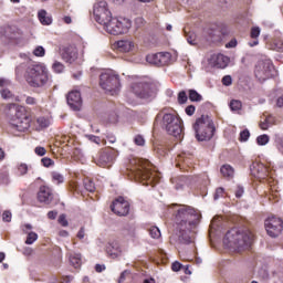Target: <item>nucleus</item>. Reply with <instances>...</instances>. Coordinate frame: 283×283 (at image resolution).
<instances>
[{"mask_svg": "<svg viewBox=\"0 0 283 283\" xmlns=\"http://www.w3.org/2000/svg\"><path fill=\"white\" fill-rule=\"evenodd\" d=\"M250 34L252 39H258V36H260V28L259 27L252 28Z\"/></svg>", "mask_w": 283, "mask_h": 283, "instance_id": "obj_51", "label": "nucleus"}, {"mask_svg": "<svg viewBox=\"0 0 283 283\" xmlns=\"http://www.w3.org/2000/svg\"><path fill=\"white\" fill-rule=\"evenodd\" d=\"M229 56L221 53H214L209 59V63L212 65V67H219L221 70H224V67L229 65Z\"/></svg>", "mask_w": 283, "mask_h": 283, "instance_id": "obj_18", "label": "nucleus"}, {"mask_svg": "<svg viewBox=\"0 0 283 283\" xmlns=\"http://www.w3.org/2000/svg\"><path fill=\"white\" fill-rule=\"evenodd\" d=\"M135 168H133V175L136 180H147L149 185L158 182L160 180V174L151 170L149 161L138 159L135 161Z\"/></svg>", "mask_w": 283, "mask_h": 283, "instance_id": "obj_8", "label": "nucleus"}, {"mask_svg": "<svg viewBox=\"0 0 283 283\" xmlns=\"http://www.w3.org/2000/svg\"><path fill=\"white\" fill-rule=\"evenodd\" d=\"M33 54L38 57H43L45 56V48H43L42 45L36 46L33 50Z\"/></svg>", "mask_w": 283, "mask_h": 283, "instance_id": "obj_40", "label": "nucleus"}, {"mask_svg": "<svg viewBox=\"0 0 283 283\" xmlns=\"http://www.w3.org/2000/svg\"><path fill=\"white\" fill-rule=\"evenodd\" d=\"M276 105H277V107H283V95L277 98Z\"/></svg>", "mask_w": 283, "mask_h": 283, "instance_id": "obj_64", "label": "nucleus"}, {"mask_svg": "<svg viewBox=\"0 0 283 283\" xmlns=\"http://www.w3.org/2000/svg\"><path fill=\"white\" fill-rule=\"evenodd\" d=\"M188 97H187V93L185 91H181L178 93V103L180 105H185V103H187Z\"/></svg>", "mask_w": 283, "mask_h": 283, "instance_id": "obj_41", "label": "nucleus"}, {"mask_svg": "<svg viewBox=\"0 0 283 283\" xmlns=\"http://www.w3.org/2000/svg\"><path fill=\"white\" fill-rule=\"evenodd\" d=\"M2 220L3 222H12V212H10V210H6L2 213Z\"/></svg>", "mask_w": 283, "mask_h": 283, "instance_id": "obj_44", "label": "nucleus"}, {"mask_svg": "<svg viewBox=\"0 0 283 283\" xmlns=\"http://www.w3.org/2000/svg\"><path fill=\"white\" fill-rule=\"evenodd\" d=\"M146 61L150 65H156L157 67H160L163 65H167V63L171 61V53L169 52L150 53L146 56Z\"/></svg>", "mask_w": 283, "mask_h": 283, "instance_id": "obj_14", "label": "nucleus"}, {"mask_svg": "<svg viewBox=\"0 0 283 283\" xmlns=\"http://www.w3.org/2000/svg\"><path fill=\"white\" fill-rule=\"evenodd\" d=\"M229 106L231 112H240L242 109V102L240 99H232Z\"/></svg>", "mask_w": 283, "mask_h": 283, "instance_id": "obj_32", "label": "nucleus"}, {"mask_svg": "<svg viewBox=\"0 0 283 283\" xmlns=\"http://www.w3.org/2000/svg\"><path fill=\"white\" fill-rule=\"evenodd\" d=\"M235 198H242V196H244V187H242L241 185L237 186V190H235Z\"/></svg>", "mask_w": 283, "mask_h": 283, "instance_id": "obj_49", "label": "nucleus"}, {"mask_svg": "<svg viewBox=\"0 0 283 283\" xmlns=\"http://www.w3.org/2000/svg\"><path fill=\"white\" fill-rule=\"evenodd\" d=\"M19 56L23 61L21 63H34V61H32V59L30 57V53H20Z\"/></svg>", "mask_w": 283, "mask_h": 283, "instance_id": "obj_43", "label": "nucleus"}, {"mask_svg": "<svg viewBox=\"0 0 283 283\" xmlns=\"http://www.w3.org/2000/svg\"><path fill=\"white\" fill-rule=\"evenodd\" d=\"M84 187L86 191H90L91 193H93V191H96V186L94 185V181H92L91 179L84 180Z\"/></svg>", "mask_w": 283, "mask_h": 283, "instance_id": "obj_37", "label": "nucleus"}, {"mask_svg": "<svg viewBox=\"0 0 283 283\" xmlns=\"http://www.w3.org/2000/svg\"><path fill=\"white\" fill-rule=\"evenodd\" d=\"M27 240H25V244H33L36 242V240H39V234H36L35 232H28L27 233Z\"/></svg>", "mask_w": 283, "mask_h": 283, "instance_id": "obj_36", "label": "nucleus"}, {"mask_svg": "<svg viewBox=\"0 0 283 283\" xmlns=\"http://www.w3.org/2000/svg\"><path fill=\"white\" fill-rule=\"evenodd\" d=\"M113 46L119 52H132L134 50V42L130 40H119Z\"/></svg>", "mask_w": 283, "mask_h": 283, "instance_id": "obj_22", "label": "nucleus"}, {"mask_svg": "<svg viewBox=\"0 0 283 283\" xmlns=\"http://www.w3.org/2000/svg\"><path fill=\"white\" fill-rule=\"evenodd\" d=\"M99 25H103L104 30L108 34L118 36V34H127L132 28V20L126 18H114L112 15L104 20Z\"/></svg>", "mask_w": 283, "mask_h": 283, "instance_id": "obj_5", "label": "nucleus"}, {"mask_svg": "<svg viewBox=\"0 0 283 283\" xmlns=\"http://www.w3.org/2000/svg\"><path fill=\"white\" fill-rule=\"evenodd\" d=\"M31 169H32V166H28V164H19L17 166L15 174L18 176H27L28 171H30Z\"/></svg>", "mask_w": 283, "mask_h": 283, "instance_id": "obj_30", "label": "nucleus"}, {"mask_svg": "<svg viewBox=\"0 0 283 283\" xmlns=\"http://www.w3.org/2000/svg\"><path fill=\"white\" fill-rule=\"evenodd\" d=\"M130 90L138 98H151L154 96L151 84L146 83L143 80H135L130 84Z\"/></svg>", "mask_w": 283, "mask_h": 283, "instance_id": "obj_11", "label": "nucleus"}, {"mask_svg": "<svg viewBox=\"0 0 283 283\" xmlns=\"http://www.w3.org/2000/svg\"><path fill=\"white\" fill-rule=\"evenodd\" d=\"M264 226H265L266 233L268 235H270V238H277V235L282 233V230H283L282 219L275 216L269 217L265 220Z\"/></svg>", "mask_w": 283, "mask_h": 283, "instance_id": "obj_13", "label": "nucleus"}, {"mask_svg": "<svg viewBox=\"0 0 283 283\" xmlns=\"http://www.w3.org/2000/svg\"><path fill=\"white\" fill-rule=\"evenodd\" d=\"M135 145H138V147H143L145 145V137L142 135H136L134 138Z\"/></svg>", "mask_w": 283, "mask_h": 283, "instance_id": "obj_42", "label": "nucleus"}, {"mask_svg": "<svg viewBox=\"0 0 283 283\" xmlns=\"http://www.w3.org/2000/svg\"><path fill=\"white\" fill-rule=\"evenodd\" d=\"M149 235L150 238H153L154 240H158V238H160V229H158V227H151L149 229Z\"/></svg>", "mask_w": 283, "mask_h": 283, "instance_id": "obj_38", "label": "nucleus"}, {"mask_svg": "<svg viewBox=\"0 0 283 283\" xmlns=\"http://www.w3.org/2000/svg\"><path fill=\"white\" fill-rule=\"evenodd\" d=\"M253 242V234L249 230L232 229L227 232L223 238V244L228 249L234 251H242V249H249Z\"/></svg>", "mask_w": 283, "mask_h": 283, "instance_id": "obj_3", "label": "nucleus"}, {"mask_svg": "<svg viewBox=\"0 0 283 283\" xmlns=\"http://www.w3.org/2000/svg\"><path fill=\"white\" fill-rule=\"evenodd\" d=\"M22 231L24 233H30V231H32V224H30V223L24 224L22 228Z\"/></svg>", "mask_w": 283, "mask_h": 283, "instance_id": "obj_62", "label": "nucleus"}, {"mask_svg": "<svg viewBox=\"0 0 283 283\" xmlns=\"http://www.w3.org/2000/svg\"><path fill=\"white\" fill-rule=\"evenodd\" d=\"M10 107L15 109V115L10 122L12 129H15L17 132H28L32 118L30 117V114H28V111H25V107L17 106L14 104H10Z\"/></svg>", "mask_w": 283, "mask_h": 283, "instance_id": "obj_9", "label": "nucleus"}, {"mask_svg": "<svg viewBox=\"0 0 283 283\" xmlns=\"http://www.w3.org/2000/svg\"><path fill=\"white\" fill-rule=\"evenodd\" d=\"M38 19L42 25H52V15L48 14L44 9L38 12Z\"/></svg>", "mask_w": 283, "mask_h": 283, "instance_id": "obj_25", "label": "nucleus"}, {"mask_svg": "<svg viewBox=\"0 0 283 283\" xmlns=\"http://www.w3.org/2000/svg\"><path fill=\"white\" fill-rule=\"evenodd\" d=\"M60 54L65 63H74L78 59V49L74 45L63 46L60 50Z\"/></svg>", "mask_w": 283, "mask_h": 283, "instance_id": "obj_16", "label": "nucleus"}, {"mask_svg": "<svg viewBox=\"0 0 283 283\" xmlns=\"http://www.w3.org/2000/svg\"><path fill=\"white\" fill-rule=\"evenodd\" d=\"M93 14L95 18V21L99 23H105L106 19H109L112 17V11L107 8V2L104 0L97 1L93 7Z\"/></svg>", "mask_w": 283, "mask_h": 283, "instance_id": "obj_12", "label": "nucleus"}, {"mask_svg": "<svg viewBox=\"0 0 283 283\" xmlns=\"http://www.w3.org/2000/svg\"><path fill=\"white\" fill-rule=\"evenodd\" d=\"M54 195L52 193V189L48 186H42L40 191L38 192L39 202H43L44 205H51Z\"/></svg>", "mask_w": 283, "mask_h": 283, "instance_id": "obj_20", "label": "nucleus"}, {"mask_svg": "<svg viewBox=\"0 0 283 283\" xmlns=\"http://www.w3.org/2000/svg\"><path fill=\"white\" fill-rule=\"evenodd\" d=\"M111 209L116 216H127L129 213V201L125 200L123 197H118L113 201Z\"/></svg>", "mask_w": 283, "mask_h": 283, "instance_id": "obj_15", "label": "nucleus"}, {"mask_svg": "<svg viewBox=\"0 0 283 283\" xmlns=\"http://www.w3.org/2000/svg\"><path fill=\"white\" fill-rule=\"evenodd\" d=\"M41 163H42L43 167H52V165H54V161L48 157L42 158Z\"/></svg>", "mask_w": 283, "mask_h": 283, "instance_id": "obj_48", "label": "nucleus"}, {"mask_svg": "<svg viewBox=\"0 0 283 283\" xmlns=\"http://www.w3.org/2000/svg\"><path fill=\"white\" fill-rule=\"evenodd\" d=\"M221 175L223 176V178H233L235 170H233V167H231V165H223L221 166Z\"/></svg>", "mask_w": 283, "mask_h": 283, "instance_id": "obj_28", "label": "nucleus"}, {"mask_svg": "<svg viewBox=\"0 0 283 283\" xmlns=\"http://www.w3.org/2000/svg\"><path fill=\"white\" fill-rule=\"evenodd\" d=\"M86 138L91 140V143H95V145L101 144V137L95 136V135H86Z\"/></svg>", "mask_w": 283, "mask_h": 283, "instance_id": "obj_50", "label": "nucleus"}, {"mask_svg": "<svg viewBox=\"0 0 283 283\" xmlns=\"http://www.w3.org/2000/svg\"><path fill=\"white\" fill-rule=\"evenodd\" d=\"M250 171L252 176H258V178H264L269 174V170L262 164L258 163H253L250 166Z\"/></svg>", "mask_w": 283, "mask_h": 283, "instance_id": "obj_23", "label": "nucleus"}, {"mask_svg": "<svg viewBox=\"0 0 283 283\" xmlns=\"http://www.w3.org/2000/svg\"><path fill=\"white\" fill-rule=\"evenodd\" d=\"M249 138H251V133L249 132V129H244L240 133L239 140L241 143H247V140H249Z\"/></svg>", "mask_w": 283, "mask_h": 283, "instance_id": "obj_39", "label": "nucleus"}, {"mask_svg": "<svg viewBox=\"0 0 283 283\" xmlns=\"http://www.w3.org/2000/svg\"><path fill=\"white\" fill-rule=\"evenodd\" d=\"M163 118V127L166 129L167 134L174 136L175 138H182V119L177 115L171 113H159L156 117V120Z\"/></svg>", "mask_w": 283, "mask_h": 283, "instance_id": "obj_6", "label": "nucleus"}, {"mask_svg": "<svg viewBox=\"0 0 283 283\" xmlns=\"http://www.w3.org/2000/svg\"><path fill=\"white\" fill-rule=\"evenodd\" d=\"M254 74L259 81H266V78L275 76V66L271 60L259 61Z\"/></svg>", "mask_w": 283, "mask_h": 283, "instance_id": "obj_10", "label": "nucleus"}, {"mask_svg": "<svg viewBox=\"0 0 283 283\" xmlns=\"http://www.w3.org/2000/svg\"><path fill=\"white\" fill-rule=\"evenodd\" d=\"M70 262L74 269H81L83 264V259L81 258V253H73L70 255Z\"/></svg>", "mask_w": 283, "mask_h": 283, "instance_id": "obj_26", "label": "nucleus"}, {"mask_svg": "<svg viewBox=\"0 0 283 283\" xmlns=\"http://www.w3.org/2000/svg\"><path fill=\"white\" fill-rule=\"evenodd\" d=\"M99 86L106 94L116 96L120 92V75L115 71H106L99 75Z\"/></svg>", "mask_w": 283, "mask_h": 283, "instance_id": "obj_7", "label": "nucleus"}, {"mask_svg": "<svg viewBox=\"0 0 283 283\" xmlns=\"http://www.w3.org/2000/svg\"><path fill=\"white\" fill-rule=\"evenodd\" d=\"M17 81H25L30 87L41 88L50 83V71L41 62L20 63L15 66Z\"/></svg>", "mask_w": 283, "mask_h": 283, "instance_id": "obj_2", "label": "nucleus"}, {"mask_svg": "<svg viewBox=\"0 0 283 283\" xmlns=\"http://www.w3.org/2000/svg\"><path fill=\"white\" fill-rule=\"evenodd\" d=\"M52 176V180L55 185H62V182H65V177H63V175H61L60 172L57 171H53L51 174Z\"/></svg>", "mask_w": 283, "mask_h": 283, "instance_id": "obj_34", "label": "nucleus"}, {"mask_svg": "<svg viewBox=\"0 0 283 283\" xmlns=\"http://www.w3.org/2000/svg\"><path fill=\"white\" fill-rule=\"evenodd\" d=\"M233 83V78L231 77V75H226L222 77V84L226 87H229V85H231Z\"/></svg>", "mask_w": 283, "mask_h": 283, "instance_id": "obj_46", "label": "nucleus"}, {"mask_svg": "<svg viewBox=\"0 0 283 283\" xmlns=\"http://www.w3.org/2000/svg\"><path fill=\"white\" fill-rule=\"evenodd\" d=\"M25 103L27 105H36V98L29 96L25 98Z\"/></svg>", "mask_w": 283, "mask_h": 283, "instance_id": "obj_59", "label": "nucleus"}, {"mask_svg": "<svg viewBox=\"0 0 283 283\" xmlns=\"http://www.w3.org/2000/svg\"><path fill=\"white\" fill-rule=\"evenodd\" d=\"M222 196H224V188L220 187L217 188L216 192H214V200H220V198H222Z\"/></svg>", "mask_w": 283, "mask_h": 283, "instance_id": "obj_45", "label": "nucleus"}, {"mask_svg": "<svg viewBox=\"0 0 283 283\" xmlns=\"http://www.w3.org/2000/svg\"><path fill=\"white\" fill-rule=\"evenodd\" d=\"M2 39H7L8 41H14L17 39V29L12 27H6L0 32Z\"/></svg>", "mask_w": 283, "mask_h": 283, "instance_id": "obj_24", "label": "nucleus"}, {"mask_svg": "<svg viewBox=\"0 0 283 283\" xmlns=\"http://www.w3.org/2000/svg\"><path fill=\"white\" fill-rule=\"evenodd\" d=\"M114 163V151H103L97 160L98 167H112Z\"/></svg>", "mask_w": 283, "mask_h": 283, "instance_id": "obj_21", "label": "nucleus"}, {"mask_svg": "<svg viewBox=\"0 0 283 283\" xmlns=\"http://www.w3.org/2000/svg\"><path fill=\"white\" fill-rule=\"evenodd\" d=\"M77 238L78 240H83L85 238V229L81 228L80 231L77 232Z\"/></svg>", "mask_w": 283, "mask_h": 283, "instance_id": "obj_63", "label": "nucleus"}, {"mask_svg": "<svg viewBox=\"0 0 283 283\" xmlns=\"http://www.w3.org/2000/svg\"><path fill=\"white\" fill-rule=\"evenodd\" d=\"M269 140H271V137H269V135L263 134L256 137V144L260 147H264V145H269Z\"/></svg>", "mask_w": 283, "mask_h": 283, "instance_id": "obj_33", "label": "nucleus"}, {"mask_svg": "<svg viewBox=\"0 0 283 283\" xmlns=\"http://www.w3.org/2000/svg\"><path fill=\"white\" fill-rule=\"evenodd\" d=\"M72 280H74V276L66 275V276L62 277L61 283H70V282H72Z\"/></svg>", "mask_w": 283, "mask_h": 283, "instance_id": "obj_61", "label": "nucleus"}, {"mask_svg": "<svg viewBox=\"0 0 283 283\" xmlns=\"http://www.w3.org/2000/svg\"><path fill=\"white\" fill-rule=\"evenodd\" d=\"M106 253L109 258L116 260V258H120L123 255V248H120V243L118 241L114 240L107 243Z\"/></svg>", "mask_w": 283, "mask_h": 283, "instance_id": "obj_19", "label": "nucleus"}, {"mask_svg": "<svg viewBox=\"0 0 283 283\" xmlns=\"http://www.w3.org/2000/svg\"><path fill=\"white\" fill-rule=\"evenodd\" d=\"M186 114H187V116H193V114H196V106H193V105L187 106Z\"/></svg>", "mask_w": 283, "mask_h": 283, "instance_id": "obj_52", "label": "nucleus"}, {"mask_svg": "<svg viewBox=\"0 0 283 283\" xmlns=\"http://www.w3.org/2000/svg\"><path fill=\"white\" fill-rule=\"evenodd\" d=\"M171 269H172V271L178 273V271H180V269H182V265L180 264V262L176 261L172 263Z\"/></svg>", "mask_w": 283, "mask_h": 283, "instance_id": "obj_57", "label": "nucleus"}, {"mask_svg": "<svg viewBox=\"0 0 283 283\" xmlns=\"http://www.w3.org/2000/svg\"><path fill=\"white\" fill-rule=\"evenodd\" d=\"M10 85H12V82H10V80L0 78V87H3V90H6V87Z\"/></svg>", "mask_w": 283, "mask_h": 283, "instance_id": "obj_55", "label": "nucleus"}, {"mask_svg": "<svg viewBox=\"0 0 283 283\" xmlns=\"http://www.w3.org/2000/svg\"><path fill=\"white\" fill-rule=\"evenodd\" d=\"M52 70L55 72V74H63V72H65V65L59 61H55L52 65Z\"/></svg>", "mask_w": 283, "mask_h": 283, "instance_id": "obj_35", "label": "nucleus"}, {"mask_svg": "<svg viewBox=\"0 0 283 283\" xmlns=\"http://www.w3.org/2000/svg\"><path fill=\"white\" fill-rule=\"evenodd\" d=\"M66 103L74 112H78L83 106V98L81 97V92L71 91L66 96Z\"/></svg>", "mask_w": 283, "mask_h": 283, "instance_id": "obj_17", "label": "nucleus"}, {"mask_svg": "<svg viewBox=\"0 0 283 283\" xmlns=\"http://www.w3.org/2000/svg\"><path fill=\"white\" fill-rule=\"evenodd\" d=\"M238 45V40L232 39L229 43L226 44V48L231 49Z\"/></svg>", "mask_w": 283, "mask_h": 283, "instance_id": "obj_58", "label": "nucleus"}, {"mask_svg": "<svg viewBox=\"0 0 283 283\" xmlns=\"http://www.w3.org/2000/svg\"><path fill=\"white\" fill-rule=\"evenodd\" d=\"M34 151H35L36 156H45V154H46L45 148L41 147V146L35 147Z\"/></svg>", "mask_w": 283, "mask_h": 283, "instance_id": "obj_53", "label": "nucleus"}, {"mask_svg": "<svg viewBox=\"0 0 283 283\" xmlns=\"http://www.w3.org/2000/svg\"><path fill=\"white\" fill-rule=\"evenodd\" d=\"M130 273H132V271H129V270L123 271L119 275L118 283L125 282V280L127 279V275H129Z\"/></svg>", "mask_w": 283, "mask_h": 283, "instance_id": "obj_47", "label": "nucleus"}, {"mask_svg": "<svg viewBox=\"0 0 283 283\" xmlns=\"http://www.w3.org/2000/svg\"><path fill=\"white\" fill-rule=\"evenodd\" d=\"M189 101H191V103H200L202 102V95H200V93H198L196 90H190Z\"/></svg>", "mask_w": 283, "mask_h": 283, "instance_id": "obj_31", "label": "nucleus"}, {"mask_svg": "<svg viewBox=\"0 0 283 283\" xmlns=\"http://www.w3.org/2000/svg\"><path fill=\"white\" fill-rule=\"evenodd\" d=\"M187 42L190 44V45H196V43H198L196 41V35L193 33H190L189 35H187Z\"/></svg>", "mask_w": 283, "mask_h": 283, "instance_id": "obj_54", "label": "nucleus"}, {"mask_svg": "<svg viewBox=\"0 0 283 283\" xmlns=\"http://www.w3.org/2000/svg\"><path fill=\"white\" fill-rule=\"evenodd\" d=\"M36 124H38L39 129H45L50 125H52V119L50 117L40 116L36 119Z\"/></svg>", "mask_w": 283, "mask_h": 283, "instance_id": "obj_29", "label": "nucleus"}, {"mask_svg": "<svg viewBox=\"0 0 283 283\" xmlns=\"http://www.w3.org/2000/svg\"><path fill=\"white\" fill-rule=\"evenodd\" d=\"M59 223L62 226V227H67V219L65 218V214H61L59 217Z\"/></svg>", "mask_w": 283, "mask_h": 283, "instance_id": "obj_56", "label": "nucleus"}, {"mask_svg": "<svg viewBox=\"0 0 283 283\" xmlns=\"http://www.w3.org/2000/svg\"><path fill=\"white\" fill-rule=\"evenodd\" d=\"M193 129L196 138L200 143L211 140L213 138V134H216L213 119L207 115H201V117L197 118L196 123L193 124Z\"/></svg>", "mask_w": 283, "mask_h": 283, "instance_id": "obj_4", "label": "nucleus"}, {"mask_svg": "<svg viewBox=\"0 0 283 283\" xmlns=\"http://www.w3.org/2000/svg\"><path fill=\"white\" fill-rule=\"evenodd\" d=\"M0 94L2 96V98H4V101H15V103H19V96H14V94H12V92L8 88H2L0 91Z\"/></svg>", "mask_w": 283, "mask_h": 283, "instance_id": "obj_27", "label": "nucleus"}, {"mask_svg": "<svg viewBox=\"0 0 283 283\" xmlns=\"http://www.w3.org/2000/svg\"><path fill=\"white\" fill-rule=\"evenodd\" d=\"M169 213H175V222L179 230L180 244H191L193 242V229L200 222V212L189 206L172 205L168 208Z\"/></svg>", "mask_w": 283, "mask_h": 283, "instance_id": "obj_1", "label": "nucleus"}, {"mask_svg": "<svg viewBox=\"0 0 283 283\" xmlns=\"http://www.w3.org/2000/svg\"><path fill=\"white\" fill-rule=\"evenodd\" d=\"M56 216H59V212H56V211H49L48 212V218L50 220H56Z\"/></svg>", "mask_w": 283, "mask_h": 283, "instance_id": "obj_60", "label": "nucleus"}]
</instances>
